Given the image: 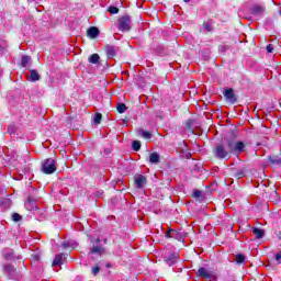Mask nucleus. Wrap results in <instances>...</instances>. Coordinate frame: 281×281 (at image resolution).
Listing matches in <instances>:
<instances>
[{"label": "nucleus", "instance_id": "1", "mask_svg": "<svg viewBox=\"0 0 281 281\" xmlns=\"http://www.w3.org/2000/svg\"><path fill=\"white\" fill-rule=\"evenodd\" d=\"M213 153L217 159H229V157H232L229 147L225 144H217L214 147Z\"/></svg>", "mask_w": 281, "mask_h": 281}, {"label": "nucleus", "instance_id": "2", "mask_svg": "<svg viewBox=\"0 0 281 281\" xmlns=\"http://www.w3.org/2000/svg\"><path fill=\"white\" fill-rule=\"evenodd\" d=\"M267 8L260 4H254L250 9L251 16H248L250 21H260L261 16H265Z\"/></svg>", "mask_w": 281, "mask_h": 281}, {"label": "nucleus", "instance_id": "3", "mask_svg": "<svg viewBox=\"0 0 281 281\" xmlns=\"http://www.w3.org/2000/svg\"><path fill=\"white\" fill-rule=\"evenodd\" d=\"M227 148L231 151V154L240 155V153H243L245 150V143H243L240 140H238V142L228 140Z\"/></svg>", "mask_w": 281, "mask_h": 281}, {"label": "nucleus", "instance_id": "4", "mask_svg": "<svg viewBox=\"0 0 281 281\" xmlns=\"http://www.w3.org/2000/svg\"><path fill=\"white\" fill-rule=\"evenodd\" d=\"M56 171V160L47 158L42 162V172L44 175H54Z\"/></svg>", "mask_w": 281, "mask_h": 281}, {"label": "nucleus", "instance_id": "5", "mask_svg": "<svg viewBox=\"0 0 281 281\" xmlns=\"http://www.w3.org/2000/svg\"><path fill=\"white\" fill-rule=\"evenodd\" d=\"M117 30L120 32H131V16L124 15L119 19Z\"/></svg>", "mask_w": 281, "mask_h": 281}, {"label": "nucleus", "instance_id": "6", "mask_svg": "<svg viewBox=\"0 0 281 281\" xmlns=\"http://www.w3.org/2000/svg\"><path fill=\"white\" fill-rule=\"evenodd\" d=\"M3 274L8 277L9 280H16L19 273L16 272V268L12 265H4Z\"/></svg>", "mask_w": 281, "mask_h": 281}, {"label": "nucleus", "instance_id": "7", "mask_svg": "<svg viewBox=\"0 0 281 281\" xmlns=\"http://www.w3.org/2000/svg\"><path fill=\"white\" fill-rule=\"evenodd\" d=\"M224 98L227 102H231V104H236V94L234 93V89L228 88L224 90Z\"/></svg>", "mask_w": 281, "mask_h": 281}, {"label": "nucleus", "instance_id": "8", "mask_svg": "<svg viewBox=\"0 0 281 281\" xmlns=\"http://www.w3.org/2000/svg\"><path fill=\"white\" fill-rule=\"evenodd\" d=\"M165 236H166V238H175V240H183V235H181V233H179L178 231H175L172 228L167 231Z\"/></svg>", "mask_w": 281, "mask_h": 281}, {"label": "nucleus", "instance_id": "9", "mask_svg": "<svg viewBox=\"0 0 281 281\" xmlns=\"http://www.w3.org/2000/svg\"><path fill=\"white\" fill-rule=\"evenodd\" d=\"M134 183L136 184V188L139 190L146 186V176L137 175L134 178Z\"/></svg>", "mask_w": 281, "mask_h": 281}, {"label": "nucleus", "instance_id": "10", "mask_svg": "<svg viewBox=\"0 0 281 281\" xmlns=\"http://www.w3.org/2000/svg\"><path fill=\"white\" fill-rule=\"evenodd\" d=\"M165 261L169 267H172L179 262V255L178 254H171L168 257H166Z\"/></svg>", "mask_w": 281, "mask_h": 281}, {"label": "nucleus", "instance_id": "11", "mask_svg": "<svg viewBox=\"0 0 281 281\" xmlns=\"http://www.w3.org/2000/svg\"><path fill=\"white\" fill-rule=\"evenodd\" d=\"M196 276L199 278H204L205 280H210L212 279V272H210L206 268H200L196 271Z\"/></svg>", "mask_w": 281, "mask_h": 281}, {"label": "nucleus", "instance_id": "12", "mask_svg": "<svg viewBox=\"0 0 281 281\" xmlns=\"http://www.w3.org/2000/svg\"><path fill=\"white\" fill-rule=\"evenodd\" d=\"M105 54H106L108 58H114V56L117 54V47H115L113 45H106Z\"/></svg>", "mask_w": 281, "mask_h": 281}, {"label": "nucleus", "instance_id": "13", "mask_svg": "<svg viewBox=\"0 0 281 281\" xmlns=\"http://www.w3.org/2000/svg\"><path fill=\"white\" fill-rule=\"evenodd\" d=\"M87 34L89 38H98L100 36V30L95 26L88 29Z\"/></svg>", "mask_w": 281, "mask_h": 281}, {"label": "nucleus", "instance_id": "14", "mask_svg": "<svg viewBox=\"0 0 281 281\" xmlns=\"http://www.w3.org/2000/svg\"><path fill=\"white\" fill-rule=\"evenodd\" d=\"M25 209L29 212H33V210H36V202H34V200H32V198H27V201L25 203Z\"/></svg>", "mask_w": 281, "mask_h": 281}, {"label": "nucleus", "instance_id": "15", "mask_svg": "<svg viewBox=\"0 0 281 281\" xmlns=\"http://www.w3.org/2000/svg\"><path fill=\"white\" fill-rule=\"evenodd\" d=\"M29 80H30V82H37V80H41V75H38L37 70L32 69Z\"/></svg>", "mask_w": 281, "mask_h": 281}, {"label": "nucleus", "instance_id": "16", "mask_svg": "<svg viewBox=\"0 0 281 281\" xmlns=\"http://www.w3.org/2000/svg\"><path fill=\"white\" fill-rule=\"evenodd\" d=\"M252 234L255 235V237L257 239L263 238L265 237V229L258 228V227H254L252 228Z\"/></svg>", "mask_w": 281, "mask_h": 281}, {"label": "nucleus", "instance_id": "17", "mask_svg": "<svg viewBox=\"0 0 281 281\" xmlns=\"http://www.w3.org/2000/svg\"><path fill=\"white\" fill-rule=\"evenodd\" d=\"M159 160H160V157L157 154V151L149 154V164L157 165V164H159Z\"/></svg>", "mask_w": 281, "mask_h": 281}, {"label": "nucleus", "instance_id": "18", "mask_svg": "<svg viewBox=\"0 0 281 281\" xmlns=\"http://www.w3.org/2000/svg\"><path fill=\"white\" fill-rule=\"evenodd\" d=\"M90 254H98L99 256H102V254H104V248L101 246H92Z\"/></svg>", "mask_w": 281, "mask_h": 281}, {"label": "nucleus", "instance_id": "19", "mask_svg": "<svg viewBox=\"0 0 281 281\" xmlns=\"http://www.w3.org/2000/svg\"><path fill=\"white\" fill-rule=\"evenodd\" d=\"M63 265V254L56 255L53 260V267H60Z\"/></svg>", "mask_w": 281, "mask_h": 281}, {"label": "nucleus", "instance_id": "20", "mask_svg": "<svg viewBox=\"0 0 281 281\" xmlns=\"http://www.w3.org/2000/svg\"><path fill=\"white\" fill-rule=\"evenodd\" d=\"M89 63H91L92 65H98L100 63V55L98 54H92L89 58H88Z\"/></svg>", "mask_w": 281, "mask_h": 281}, {"label": "nucleus", "instance_id": "21", "mask_svg": "<svg viewBox=\"0 0 281 281\" xmlns=\"http://www.w3.org/2000/svg\"><path fill=\"white\" fill-rule=\"evenodd\" d=\"M0 205L2 207H10L12 205V201L8 198L0 199Z\"/></svg>", "mask_w": 281, "mask_h": 281}, {"label": "nucleus", "instance_id": "22", "mask_svg": "<svg viewBox=\"0 0 281 281\" xmlns=\"http://www.w3.org/2000/svg\"><path fill=\"white\" fill-rule=\"evenodd\" d=\"M5 260H16V258H19V256H16V254L13 252V250H10L9 252H7L4 255Z\"/></svg>", "mask_w": 281, "mask_h": 281}, {"label": "nucleus", "instance_id": "23", "mask_svg": "<svg viewBox=\"0 0 281 281\" xmlns=\"http://www.w3.org/2000/svg\"><path fill=\"white\" fill-rule=\"evenodd\" d=\"M138 135H142V137H144L145 139H150V137H153V134H150V132H146L144 130H139Z\"/></svg>", "mask_w": 281, "mask_h": 281}, {"label": "nucleus", "instance_id": "24", "mask_svg": "<svg viewBox=\"0 0 281 281\" xmlns=\"http://www.w3.org/2000/svg\"><path fill=\"white\" fill-rule=\"evenodd\" d=\"M31 57L27 55L22 56L21 63H22V67H27V64L30 63Z\"/></svg>", "mask_w": 281, "mask_h": 281}, {"label": "nucleus", "instance_id": "25", "mask_svg": "<svg viewBox=\"0 0 281 281\" xmlns=\"http://www.w3.org/2000/svg\"><path fill=\"white\" fill-rule=\"evenodd\" d=\"M116 110L119 113H125L126 112V104L124 103H119L116 106Z\"/></svg>", "mask_w": 281, "mask_h": 281}, {"label": "nucleus", "instance_id": "26", "mask_svg": "<svg viewBox=\"0 0 281 281\" xmlns=\"http://www.w3.org/2000/svg\"><path fill=\"white\" fill-rule=\"evenodd\" d=\"M236 262H237V265H243V262H245V255L238 254L236 256Z\"/></svg>", "mask_w": 281, "mask_h": 281}, {"label": "nucleus", "instance_id": "27", "mask_svg": "<svg viewBox=\"0 0 281 281\" xmlns=\"http://www.w3.org/2000/svg\"><path fill=\"white\" fill-rule=\"evenodd\" d=\"M132 148H133V150H139V148H142V143H139L138 140H134L133 143H132Z\"/></svg>", "mask_w": 281, "mask_h": 281}, {"label": "nucleus", "instance_id": "28", "mask_svg": "<svg viewBox=\"0 0 281 281\" xmlns=\"http://www.w3.org/2000/svg\"><path fill=\"white\" fill-rule=\"evenodd\" d=\"M94 124H100L102 122V114L97 113L93 119Z\"/></svg>", "mask_w": 281, "mask_h": 281}, {"label": "nucleus", "instance_id": "29", "mask_svg": "<svg viewBox=\"0 0 281 281\" xmlns=\"http://www.w3.org/2000/svg\"><path fill=\"white\" fill-rule=\"evenodd\" d=\"M235 177L237 179H243V177H245V169H239L236 173Z\"/></svg>", "mask_w": 281, "mask_h": 281}, {"label": "nucleus", "instance_id": "30", "mask_svg": "<svg viewBox=\"0 0 281 281\" xmlns=\"http://www.w3.org/2000/svg\"><path fill=\"white\" fill-rule=\"evenodd\" d=\"M108 12H110V14H117L120 12V9H117V7H110L108 9Z\"/></svg>", "mask_w": 281, "mask_h": 281}, {"label": "nucleus", "instance_id": "31", "mask_svg": "<svg viewBox=\"0 0 281 281\" xmlns=\"http://www.w3.org/2000/svg\"><path fill=\"white\" fill-rule=\"evenodd\" d=\"M203 27L206 32H212V24H210V22H204Z\"/></svg>", "mask_w": 281, "mask_h": 281}, {"label": "nucleus", "instance_id": "32", "mask_svg": "<svg viewBox=\"0 0 281 281\" xmlns=\"http://www.w3.org/2000/svg\"><path fill=\"white\" fill-rule=\"evenodd\" d=\"M21 214H19V213H14L13 215H12V220L14 221V223H19V221H21Z\"/></svg>", "mask_w": 281, "mask_h": 281}, {"label": "nucleus", "instance_id": "33", "mask_svg": "<svg viewBox=\"0 0 281 281\" xmlns=\"http://www.w3.org/2000/svg\"><path fill=\"white\" fill-rule=\"evenodd\" d=\"M201 195H202V192L199 191V190H195V191L193 192L194 199H201Z\"/></svg>", "mask_w": 281, "mask_h": 281}, {"label": "nucleus", "instance_id": "34", "mask_svg": "<svg viewBox=\"0 0 281 281\" xmlns=\"http://www.w3.org/2000/svg\"><path fill=\"white\" fill-rule=\"evenodd\" d=\"M274 258H276L277 262H278L279 265H281V251L277 252L276 256H274Z\"/></svg>", "mask_w": 281, "mask_h": 281}, {"label": "nucleus", "instance_id": "35", "mask_svg": "<svg viewBox=\"0 0 281 281\" xmlns=\"http://www.w3.org/2000/svg\"><path fill=\"white\" fill-rule=\"evenodd\" d=\"M266 49L268 54H273V44H269Z\"/></svg>", "mask_w": 281, "mask_h": 281}, {"label": "nucleus", "instance_id": "36", "mask_svg": "<svg viewBox=\"0 0 281 281\" xmlns=\"http://www.w3.org/2000/svg\"><path fill=\"white\" fill-rule=\"evenodd\" d=\"M98 273H100V267H93L92 268V274L98 276Z\"/></svg>", "mask_w": 281, "mask_h": 281}, {"label": "nucleus", "instance_id": "37", "mask_svg": "<svg viewBox=\"0 0 281 281\" xmlns=\"http://www.w3.org/2000/svg\"><path fill=\"white\" fill-rule=\"evenodd\" d=\"M104 155H106V156H109V155H111V149H104Z\"/></svg>", "mask_w": 281, "mask_h": 281}, {"label": "nucleus", "instance_id": "38", "mask_svg": "<svg viewBox=\"0 0 281 281\" xmlns=\"http://www.w3.org/2000/svg\"><path fill=\"white\" fill-rule=\"evenodd\" d=\"M271 161H272V164H277L278 166H280V164H281V160H280V159L271 160Z\"/></svg>", "mask_w": 281, "mask_h": 281}, {"label": "nucleus", "instance_id": "39", "mask_svg": "<svg viewBox=\"0 0 281 281\" xmlns=\"http://www.w3.org/2000/svg\"><path fill=\"white\" fill-rule=\"evenodd\" d=\"M34 260H41V257L38 255H33Z\"/></svg>", "mask_w": 281, "mask_h": 281}, {"label": "nucleus", "instance_id": "40", "mask_svg": "<svg viewBox=\"0 0 281 281\" xmlns=\"http://www.w3.org/2000/svg\"><path fill=\"white\" fill-rule=\"evenodd\" d=\"M8 133H10V135H12V133H14V131H12V127L8 128Z\"/></svg>", "mask_w": 281, "mask_h": 281}, {"label": "nucleus", "instance_id": "41", "mask_svg": "<svg viewBox=\"0 0 281 281\" xmlns=\"http://www.w3.org/2000/svg\"><path fill=\"white\" fill-rule=\"evenodd\" d=\"M190 0H184V3H188Z\"/></svg>", "mask_w": 281, "mask_h": 281}, {"label": "nucleus", "instance_id": "42", "mask_svg": "<svg viewBox=\"0 0 281 281\" xmlns=\"http://www.w3.org/2000/svg\"><path fill=\"white\" fill-rule=\"evenodd\" d=\"M97 243H100V238L97 239Z\"/></svg>", "mask_w": 281, "mask_h": 281}, {"label": "nucleus", "instance_id": "43", "mask_svg": "<svg viewBox=\"0 0 281 281\" xmlns=\"http://www.w3.org/2000/svg\"><path fill=\"white\" fill-rule=\"evenodd\" d=\"M104 244L106 245V239H104Z\"/></svg>", "mask_w": 281, "mask_h": 281}]
</instances>
